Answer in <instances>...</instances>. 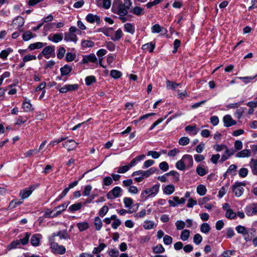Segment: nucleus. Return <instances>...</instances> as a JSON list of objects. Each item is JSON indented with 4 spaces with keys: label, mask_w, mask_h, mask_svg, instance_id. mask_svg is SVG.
Masks as SVG:
<instances>
[{
    "label": "nucleus",
    "mask_w": 257,
    "mask_h": 257,
    "mask_svg": "<svg viewBox=\"0 0 257 257\" xmlns=\"http://www.w3.org/2000/svg\"><path fill=\"white\" fill-rule=\"evenodd\" d=\"M122 3L120 0H114L112 7V11L119 16H125L128 13V11L132 5L131 0H124Z\"/></svg>",
    "instance_id": "1"
},
{
    "label": "nucleus",
    "mask_w": 257,
    "mask_h": 257,
    "mask_svg": "<svg viewBox=\"0 0 257 257\" xmlns=\"http://www.w3.org/2000/svg\"><path fill=\"white\" fill-rule=\"evenodd\" d=\"M160 185L156 184L152 188H147L141 193V197L143 198H147L152 195H156L159 191Z\"/></svg>",
    "instance_id": "2"
},
{
    "label": "nucleus",
    "mask_w": 257,
    "mask_h": 257,
    "mask_svg": "<svg viewBox=\"0 0 257 257\" xmlns=\"http://www.w3.org/2000/svg\"><path fill=\"white\" fill-rule=\"evenodd\" d=\"M39 186L38 184L32 185L25 189L20 191L19 196L22 199H25L29 197L36 188Z\"/></svg>",
    "instance_id": "3"
},
{
    "label": "nucleus",
    "mask_w": 257,
    "mask_h": 257,
    "mask_svg": "<svg viewBox=\"0 0 257 257\" xmlns=\"http://www.w3.org/2000/svg\"><path fill=\"white\" fill-rule=\"evenodd\" d=\"M122 191L120 187L116 186L107 193L106 197L108 199L118 198L120 196Z\"/></svg>",
    "instance_id": "4"
},
{
    "label": "nucleus",
    "mask_w": 257,
    "mask_h": 257,
    "mask_svg": "<svg viewBox=\"0 0 257 257\" xmlns=\"http://www.w3.org/2000/svg\"><path fill=\"white\" fill-rule=\"evenodd\" d=\"M245 184L242 182H236L232 187V191L237 197H240L243 194L244 189L241 186H244Z\"/></svg>",
    "instance_id": "5"
},
{
    "label": "nucleus",
    "mask_w": 257,
    "mask_h": 257,
    "mask_svg": "<svg viewBox=\"0 0 257 257\" xmlns=\"http://www.w3.org/2000/svg\"><path fill=\"white\" fill-rule=\"evenodd\" d=\"M51 247L55 253L63 254L66 251L65 248L63 246L59 245L55 241H51Z\"/></svg>",
    "instance_id": "6"
},
{
    "label": "nucleus",
    "mask_w": 257,
    "mask_h": 257,
    "mask_svg": "<svg viewBox=\"0 0 257 257\" xmlns=\"http://www.w3.org/2000/svg\"><path fill=\"white\" fill-rule=\"evenodd\" d=\"M42 54L46 59H49L51 57H54L55 47L53 46H48L45 47L42 52Z\"/></svg>",
    "instance_id": "7"
},
{
    "label": "nucleus",
    "mask_w": 257,
    "mask_h": 257,
    "mask_svg": "<svg viewBox=\"0 0 257 257\" xmlns=\"http://www.w3.org/2000/svg\"><path fill=\"white\" fill-rule=\"evenodd\" d=\"M156 169L155 168H151L150 169L145 171L139 170L134 172L132 174V176H135L136 175H141V176L143 177L144 179L145 178L148 177L150 175L153 174L156 171Z\"/></svg>",
    "instance_id": "8"
},
{
    "label": "nucleus",
    "mask_w": 257,
    "mask_h": 257,
    "mask_svg": "<svg viewBox=\"0 0 257 257\" xmlns=\"http://www.w3.org/2000/svg\"><path fill=\"white\" fill-rule=\"evenodd\" d=\"M24 19L22 17L18 16L13 20L12 26L15 29H19L20 32H23V30L21 28L24 26Z\"/></svg>",
    "instance_id": "9"
},
{
    "label": "nucleus",
    "mask_w": 257,
    "mask_h": 257,
    "mask_svg": "<svg viewBox=\"0 0 257 257\" xmlns=\"http://www.w3.org/2000/svg\"><path fill=\"white\" fill-rule=\"evenodd\" d=\"M78 88V85L77 84H66L59 89V92L64 93L69 91L76 90Z\"/></svg>",
    "instance_id": "10"
},
{
    "label": "nucleus",
    "mask_w": 257,
    "mask_h": 257,
    "mask_svg": "<svg viewBox=\"0 0 257 257\" xmlns=\"http://www.w3.org/2000/svg\"><path fill=\"white\" fill-rule=\"evenodd\" d=\"M223 121L224 126L227 127H230L236 123V121L233 119L232 116L229 114H226L223 116Z\"/></svg>",
    "instance_id": "11"
},
{
    "label": "nucleus",
    "mask_w": 257,
    "mask_h": 257,
    "mask_svg": "<svg viewBox=\"0 0 257 257\" xmlns=\"http://www.w3.org/2000/svg\"><path fill=\"white\" fill-rule=\"evenodd\" d=\"M78 143H76L72 140H70L68 141L65 142L63 144V146L64 148H66L68 151H70L75 149Z\"/></svg>",
    "instance_id": "12"
},
{
    "label": "nucleus",
    "mask_w": 257,
    "mask_h": 257,
    "mask_svg": "<svg viewBox=\"0 0 257 257\" xmlns=\"http://www.w3.org/2000/svg\"><path fill=\"white\" fill-rule=\"evenodd\" d=\"M59 236L60 239H66L69 238V235L66 231H59L57 233H54L50 238V241H55V237Z\"/></svg>",
    "instance_id": "13"
},
{
    "label": "nucleus",
    "mask_w": 257,
    "mask_h": 257,
    "mask_svg": "<svg viewBox=\"0 0 257 257\" xmlns=\"http://www.w3.org/2000/svg\"><path fill=\"white\" fill-rule=\"evenodd\" d=\"M182 159L183 160L186 168H189L192 166L193 161L191 156L189 155H185L183 156Z\"/></svg>",
    "instance_id": "14"
},
{
    "label": "nucleus",
    "mask_w": 257,
    "mask_h": 257,
    "mask_svg": "<svg viewBox=\"0 0 257 257\" xmlns=\"http://www.w3.org/2000/svg\"><path fill=\"white\" fill-rule=\"evenodd\" d=\"M96 61L97 58L94 54H90L83 57V63H88L89 62L96 63Z\"/></svg>",
    "instance_id": "15"
},
{
    "label": "nucleus",
    "mask_w": 257,
    "mask_h": 257,
    "mask_svg": "<svg viewBox=\"0 0 257 257\" xmlns=\"http://www.w3.org/2000/svg\"><path fill=\"white\" fill-rule=\"evenodd\" d=\"M86 20L91 24L94 23V22L99 23L100 18L96 15L89 14L86 17Z\"/></svg>",
    "instance_id": "16"
},
{
    "label": "nucleus",
    "mask_w": 257,
    "mask_h": 257,
    "mask_svg": "<svg viewBox=\"0 0 257 257\" xmlns=\"http://www.w3.org/2000/svg\"><path fill=\"white\" fill-rule=\"evenodd\" d=\"M97 5L105 9H108L111 6L110 0H96Z\"/></svg>",
    "instance_id": "17"
},
{
    "label": "nucleus",
    "mask_w": 257,
    "mask_h": 257,
    "mask_svg": "<svg viewBox=\"0 0 257 257\" xmlns=\"http://www.w3.org/2000/svg\"><path fill=\"white\" fill-rule=\"evenodd\" d=\"M64 36V40L66 41H72L76 43L78 40L76 35L72 33H66Z\"/></svg>",
    "instance_id": "18"
},
{
    "label": "nucleus",
    "mask_w": 257,
    "mask_h": 257,
    "mask_svg": "<svg viewBox=\"0 0 257 257\" xmlns=\"http://www.w3.org/2000/svg\"><path fill=\"white\" fill-rule=\"evenodd\" d=\"M48 39L54 43H58L62 40L63 34L62 33H57L54 35H50L49 36Z\"/></svg>",
    "instance_id": "19"
},
{
    "label": "nucleus",
    "mask_w": 257,
    "mask_h": 257,
    "mask_svg": "<svg viewBox=\"0 0 257 257\" xmlns=\"http://www.w3.org/2000/svg\"><path fill=\"white\" fill-rule=\"evenodd\" d=\"M22 107L26 112L31 111L33 110L32 105L30 100H28L27 98H25V101L23 102Z\"/></svg>",
    "instance_id": "20"
},
{
    "label": "nucleus",
    "mask_w": 257,
    "mask_h": 257,
    "mask_svg": "<svg viewBox=\"0 0 257 257\" xmlns=\"http://www.w3.org/2000/svg\"><path fill=\"white\" fill-rule=\"evenodd\" d=\"M125 31L133 35L135 31V27L133 24L127 23L124 25Z\"/></svg>",
    "instance_id": "21"
},
{
    "label": "nucleus",
    "mask_w": 257,
    "mask_h": 257,
    "mask_svg": "<svg viewBox=\"0 0 257 257\" xmlns=\"http://www.w3.org/2000/svg\"><path fill=\"white\" fill-rule=\"evenodd\" d=\"M251 151L248 149L243 150L236 154V157L237 158H245L249 157L251 155Z\"/></svg>",
    "instance_id": "22"
},
{
    "label": "nucleus",
    "mask_w": 257,
    "mask_h": 257,
    "mask_svg": "<svg viewBox=\"0 0 257 257\" xmlns=\"http://www.w3.org/2000/svg\"><path fill=\"white\" fill-rule=\"evenodd\" d=\"M247 213L249 215H255L257 213V204H253L247 208Z\"/></svg>",
    "instance_id": "23"
},
{
    "label": "nucleus",
    "mask_w": 257,
    "mask_h": 257,
    "mask_svg": "<svg viewBox=\"0 0 257 257\" xmlns=\"http://www.w3.org/2000/svg\"><path fill=\"white\" fill-rule=\"evenodd\" d=\"M250 167L251 168L252 173L255 175H257V159H251Z\"/></svg>",
    "instance_id": "24"
},
{
    "label": "nucleus",
    "mask_w": 257,
    "mask_h": 257,
    "mask_svg": "<svg viewBox=\"0 0 257 257\" xmlns=\"http://www.w3.org/2000/svg\"><path fill=\"white\" fill-rule=\"evenodd\" d=\"M12 52L13 50L10 48L4 50L0 53V58L5 60L7 59L8 55Z\"/></svg>",
    "instance_id": "25"
},
{
    "label": "nucleus",
    "mask_w": 257,
    "mask_h": 257,
    "mask_svg": "<svg viewBox=\"0 0 257 257\" xmlns=\"http://www.w3.org/2000/svg\"><path fill=\"white\" fill-rule=\"evenodd\" d=\"M174 191L175 186L172 184L166 186L164 189V193L168 195L172 194Z\"/></svg>",
    "instance_id": "26"
},
{
    "label": "nucleus",
    "mask_w": 257,
    "mask_h": 257,
    "mask_svg": "<svg viewBox=\"0 0 257 257\" xmlns=\"http://www.w3.org/2000/svg\"><path fill=\"white\" fill-rule=\"evenodd\" d=\"M35 37V35L30 31H26L23 35V39L25 41H27Z\"/></svg>",
    "instance_id": "27"
},
{
    "label": "nucleus",
    "mask_w": 257,
    "mask_h": 257,
    "mask_svg": "<svg viewBox=\"0 0 257 257\" xmlns=\"http://www.w3.org/2000/svg\"><path fill=\"white\" fill-rule=\"evenodd\" d=\"M153 251L155 253H161L164 252L165 249L162 244H159L153 247Z\"/></svg>",
    "instance_id": "28"
},
{
    "label": "nucleus",
    "mask_w": 257,
    "mask_h": 257,
    "mask_svg": "<svg viewBox=\"0 0 257 257\" xmlns=\"http://www.w3.org/2000/svg\"><path fill=\"white\" fill-rule=\"evenodd\" d=\"M106 246V245L104 243H100L98 247L94 248L92 253L98 255Z\"/></svg>",
    "instance_id": "29"
},
{
    "label": "nucleus",
    "mask_w": 257,
    "mask_h": 257,
    "mask_svg": "<svg viewBox=\"0 0 257 257\" xmlns=\"http://www.w3.org/2000/svg\"><path fill=\"white\" fill-rule=\"evenodd\" d=\"M122 36V31L120 29H118L115 31L113 37H111V40L113 41H117L119 40Z\"/></svg>",
    "instance_id": "30"
},
{
    "label": "nucleus",
    "mask_w": 257,
    "mask_h": 257,
    "mask_svg": "<svg viewBox=\"0 0 257 257\" xmlns=\"http://www.w3.org/2000/svg\"><path fill=\"white\" fill-rule=\"evenodd\" d=\"M46 44H43L42 42H37L34 44H31L29 45V48L31 50H35L36 49H40L42 48L44 46H45Z\"/></svg>",
    "instance_id": "31"
},
{
    "label": "nucleus",
    "mask_w": 257,
    "mask_h": 257,
    "mask_svg": "<svg viewBox=\"0 0 257 257\" xmlns=\"http://www.w3.org/2000/svg\"><path fill=\"white\" fill-rule=\"evenodd\" d=\"M155 47V46L154 44H153L152 43H149L143 45L142 46V49L144 50H146L150 52H152L153 51Z\"/></svg>",
    "instance_id": "32"
},
{
    "label": "nucleus",
    "mask_w": 257,
    "mask_h": 257,
    "mask_svg": "<svg viewBox=\"0 0 257 257\" xmlns=\"http://www.w3.org/2000/svg\"><path fill=\"white\" fill-rule=\"evenodd\" d=\"M72 70V67L68 65H65L60 69L62 75H68Z\"/></svg>",
    "instance_id": "33"
},
{
    "label": "nucleus",
    "mask_w": 257,
    "mask_h": 257,
    "mask_svg": "<svg viewBox=\"0 0 257 257\" xmlns=\"http://www.w3.org/2000/svg\"><path fill=\"white\" fill-rule=\"evenodd\" d=\"M207 190L206 187L203 185H199L197 187V192L201 196L205 195Z\"/></svg>",
    "instance_id": "34"
},
{
    "label": "nucleus",
    "mask_w": 257,
    "mask_h": 257,
    "mask_svg": "<svg viewBox=\"0 0 257 257\" xmlns=\"http://www.w3.org/2000/svg\"><path fill=\"white\" fill-rule=\"evenodd\" d=\"M235 229L238 233L242 234L244 235L248 234V230L244 226L238 225L236 227Z\"/></svg>",
    "instance_id": "35"
},
{
    "label": "nucleus",
    "mask_w": 257,
    "mask_h": 257,
    "mask_svg": "<svg viewBox=\"0 0 257 257\" xmlns=\"http://www.w3.org/2000/svg\"><path fill=\"white\" fill-rule=\"evenodd\" d=\"M77 226L79 228L80 231H83L88 228L89 224L86 222H80L77 223Z\"/></svg>",
    "instance_id": "36"
},
{
    "label": "nucleus",
    "mask_w": 257,
    "mask_h": 257,
    "mask_svg": "<svg viewBox=\"0 0 257 257\" xmlns=\"http://www.w3.org/2000/svg\"><path fill=\"white\" fill-rule=\"evenodd\" d=\"M23 203V201L18 200H12L9 205V208L10 209H13L16 207L17 206L21 205Z\"/></svg>",
    "instance_id": "37"
},
{
    "label": "nucleus",
    "mask_w": 257,
    "mask_h": 257,
    "mask_svg": "<svg viewBox=\"0 0 257 257\" xmlns=\"http://www.w3.org/2000/svg\"><path fill=\"white\" fill-rule=\"evenodd\" d=\"M200 230L202 232L207 233L210 231V227L207 223H203L201 225Z\"/></svg>",
    "instance_id": "38"
},
{
    "label": "nucleus",
    "mask_w": 257,
    "mask_h": 257,
    "mask_svg": "<svg viewBox=\"0 0 257 257\" xmlns=\"http://www.w3.org/2000/svg\"><path fill=\"white\" fill-rule=\"evenodd\" d=\"M21 244L20 241L19 240H16L13 241L8 246V249L10 250L12 249L16 248Z\"/></svg>",
    "instance_id": "39"
},
{
    "label": "nucleus",
    "mask_w": 257,
    "mask_h": 257,
    "mask_svg": "<svg viewBox=\"0 0 257 257\" xmlns=\"http://www.w3.org/2000/svg\"><path fill=\"white\" fill-rule=\"evenodd\" d=\"M154 225L155 223L153 221L146 220L144 222L143 226L146 229H151L154 227Z\"/></svg>",
    "instance_id": "40"
},
{
    "label": "nucleus",
    "mask_w": 257,
    "mask_h": 257,
    "mask_svg": "<svg viewBox=\"0 0 257 257\" xmlns=\"http://www.w3.org/2000/svg\"><path fill=\"white\" fill-rule=\"evenodd\" d=\"M82 207L81 203H77L71 205L69 207V210L72 212L80 210Z\"/></svg>",
    "instance_id": "41"
},
{
    "label": "nucleus",
    "mask_w": 257,
    "mask_h": 257,
    "mask_svg": "<svg viewBox=\"0 0 257 257\" xmlns=\"http://www.w3.org/2000/svg\"><path fill=\"white\" fill-rule=\"evenodd\" d=\"M236 214L231 209H227L225 213V216L229 219H233L235 217Z\"/></svg>",
    "instance_id": "42"
},
{
    "label": "nucleus",
    "mask_w": 257,
    "mask_h": 257,
    "mask_svg": "<svg viewBox=\"0 0 257 257\" xmlns=\"http://www.w3.org/2000/svg\"><path fill=\"white\" fill-rule=\"evenodd\" d=\"M190 231L187 229L184 230L181 234L180 238L182 240L185 241L188 239L189 237Z\"/></svg>",
    "instance_id": "43"
},
{
    "label": "nucleus",
    "mask_w": 257,
    "mask_h": 257,
    "mask_svg": "<svg viewBox=\"0 0 257 257\" xmlns=\"http://www.w3.org/2000/svg\"><path fill=\"white\" fill-rule=\"evenodd\" d=\"M143 9H142L141 7H135L132 10H131V12L137 16H140L143 14Z\"/></svg>",
    "instance_id": "44"
},
{
    "label": "nucleus",
    "mask_w": 257,
    "mask_h": 257,
    "mask_svg": "<svg viewBox=\"0 0 257 257\" xmlns=\"http://www.w3.org/2000/svg\"><path fill=\"white\" fill-rule=\"evenodd\" d=\"M94 45V43L93 42L90 41V40H83L81 42V45L83 47H92Z\"/></svg>",
    "instance_id": "45"
},
{
    "label": "nucleus",
    "mask_w": 257,
    "mask_h": 257,
    "mask_svg": "<svg viewBox=\"0 0 257 257\" xmlns=\"http://www.w3.org/2000/svg\"><path fill=\"white\" fill-rule=\"evenodd\" d=\"M113 183V180L110 177H105L103 179L102 184L104 186H109Z\"/></svg>",
    "instance_id": "46"
},
{
    "label": "nucleus",
    "mask_w": 257,
    "mask_h": 257,
    "mask_svg": "<svg viewBox=\"0 0 257 257\" xmlns=\"http://www.w3.org/2000/svg\"><path fill=\"white\" fill-rule=\"evenodd\" d=\"M107 252L110 257H117L119 253L118 250L116 248L110 249Z\"/></svg>",
    "instance_id": "47"
},
{
    "label": "nucleus",
    "mask_w": 257,
    "mask_h": 257,
    "mask_svg": "<svg viewBox=\"0 0 257 257\" xmlns=\"http://www.w3.org/2000/svg\"><path fill=\"white\" fill-rule=\"evenodd\" d=\"M31 235V233L29 232H26L25 234V237L19 240L20 241V243L23 245H26L28 243L29 237Z\"/></svg>",
    "instance_id": "48"
},
{
    "label": "nucleus",
    "mask_w": 257,
    "mask_h": 257,
    "mask_svg": "<svg viewBox=\"0 0 257 257\" xmlns=\"http://www.w3.org/2000/svg\"><path fill=\"white\" fill-rule=\"evenodd\" d=\"M31 242L33 246H38L39 244L40 238L37 235H34L31 238Z\"/></svg>",
    "instance_id": "49"
},
{
    "label": "nucleus",
    "mask_w": 257,
    "mask_h": 257,
    "mask_svg": "<svg viewBox=\"0 0 257 257\" xmlns=\"http://www.w3.org/2000/svg\"><path fill=\"white\" fill-rule=\"evenodd\" d=\"M176 168L180 170H185L186 166L182 159L178 161L176 164Z\"/></svg>",
    "instance_id": "50"
},
{
    "label": "nucleus",
    "mask_w": 257,
    "mask_h": 257,
    "mask_svg": "<svg viewBox=\"0 0 257 257\" xmlns=\"http://www.w3.org/2000/svg\"><path fill=\"white\" fill-rule=\"evenodd\" d=\"M94 224L97 230H99L101 229L102 223L101 219L98 217L95 218Z\"/></svg>",
    "instance_id": "51"
},
{
    "label": "nucleus",
    "mask_w": 257,
    "mask_h": 257,
    "mask_svg": "<svg viewBox=\"0 0 257 257\" xmlns=\"http://www.w3.org/2000/svg\"><path fill=\"white\" fill-rule=\"evenodd\" d=\"M153 33H159L162 31V28L159 24L153 25L151 28Z\"/></svg>",
    "instance_id": "52"
},
{
    "label": "nucleus",
    "mask_w": 257,
    "mask_h": 257,
    "mask_svg": "<svg viewBox=\"0 0 257 257\" xmlns=\"http://www.w3.org/2000/svg\"><path fill=\"white\" fill-rule=\"evenodd\" d=\"M110 75L112 77L116 79L119 78L121 76V73L116 70H112L110 71Z\"/></svg>",
    "instance_id": "53"
},
{
    "label": "nucleus",
    "mask_w": 257,
    "mask_h": 257,
    "mask_svg": "<svg viewBox=\"0 0 257 257\" xmlns=\"http://www.w3.org/2000/svg\"><path fill=\"white\" fill-rule=\"evenodd\" d=\"M96 81L95 78L93 76H87L85 78V83L87 85H90Z\"/></svg>",
    "instance_id": "54"
},
{
    "label": "nucleus",
    "mask_w": 257,
    "mask_h": 257,
    "mask_svg": "<svg viewBox=\"0 0 257 257\" xmlns=\"http://www.w3.org/2000/svg\"><path fill=\"white\" fill-rule=\"evenodd\" d=\"M123 202L126 207H131L133 203L132 199L129 197H125L123 199Z\"/></svg>",
    "instance_id": "55"
},
{
    "label": "nucleus",
    "mask_w": 257,
    "mask_h": 257,
    "mask_svg": "<svg viewBox=\"0 0 257 257\" xmlns=\"http://www.w3.org/2000/svg\"><path fill=\"white\" fill-rule=\"evenodd\" d=\"M196 172L199 175L201 176H204L208 173L207 171L205 170L204 168L200 166H198L197 168Z\"/></svg>",
    "instance_id": "56"
},
{
    "label": "nucleus",
    "mask_w": 257,
    "mask_h": 257,
    "mask_svg": "<svg viewBox=\"0 0 257 257\" xmlns=\"http://www.w3.org/2000/svg\"><path fill=\"white\" fill-rule=\"evenodd\" d=\"M92 190V186L90 185H86L85 186L84 191L83 192V195L84 196H88Z\"/></svg>",
    "instance_id": "57"
},
{
    "label": "nucleus",
    "mask_w": 257,
    "mask_h": 257,
    "mask_svg": "<svg viewBox=\"0 0 257 257\" xmlns=\"http://www.w3.org/2000/svg\"><path fill=\"white\" fill-rule=\"evenodd\" d=\"M202 240V237L199 234H196L193 237V241L196 244H200Z\"/></svg>",
    "instance_id": "58"
},
{
    "label": "nucleus",
    "mask_w": 257,
    "mask_h": 257,
    "mask_svg": "<svg viewBox=\"0 0 257 257\" xmlns=\"http://www.w3.org/2000/svg\"><path fill=\"white\" fill-rule=\"evenodd\" d=\"M36 59V56L35 55H26L23 58V60L24 62H27L32 60H34Z\"/></svg>",
    "instance_id": "59"
},
{
    "label": "nucleus",
    "mask_w": 257,
    "mask_h": 257,
    "mask_svg": "<svg viewBox=\"0 0 257 257\" xmlns=\"http://www.w3.org/2000/svg\"><path fill=\"white\" fill-rule=\"evenodd\" d=\"M173 238L168 235H165L163 238L164 243L166 245L171 244L172 243Z\"/></svg>",
    "instance_id": "60"
},
{
    "label": "nucleus",
    "mask_w": 257,
    "mask_h": 257,
    "mask_svg": "<svg viewBox=\"0 0 257 257\" xmlns=\"http://www.w3.org/2000/svg\"><path fill=\"white\" fill-rule=\"evenodd\" d=\"M130 169V167L128 165L121 166L118 168L117 171V173L123 174L126 172Z\"/></svg>",
    "instance_id": "61"
},
{
    "label": "nucleus",
    "mask_w": 257,
    "mask_h": 257,
    "mask_svg": "<svg viewBox=\"0 0 257 257\" xmlns=\"http://www.w3.org/2000/svg\"><path fill=\"white\" fill-rule=\"evenodd\" d=\"M39 153V150H37V149H33L30 150L28 151H27L25 154V157L26 158H28L31 157L34 154H37Z\"/></svg>",
    "instance_id": "62"
},
{
    "label": "nucleus",
    "mask_w": 257,
    "mask_h": 257,
    "mask_svg": "<svg viewBox=\"0 0 257 257\" xmlns=\"http://www.w3.org/2000/svg\"><path fill=\"white\" fill-rule=\"evenodd\" d=\"M189 139L187 137H182L179 141V144L182 146L187 145L189 143Z\"/></svg>",
    "instance_id": "63"
},
{
    "label": "nucleus",
    "mask_w": 257,
    "mask_h": 257,
    "mask_svg": "<svg viewBox=\"0 0 257 257\" xmlns=\"http://www.w3.org/2000/svg\"><path fill=\"white\" fill-rule=\"evenodd\" d=\"M234 150H236V152L238 150H240L242 148V143L240 141L237 140L234 143Z\"/></svg>",
    "instance_id": "64"
}]
</instances>
